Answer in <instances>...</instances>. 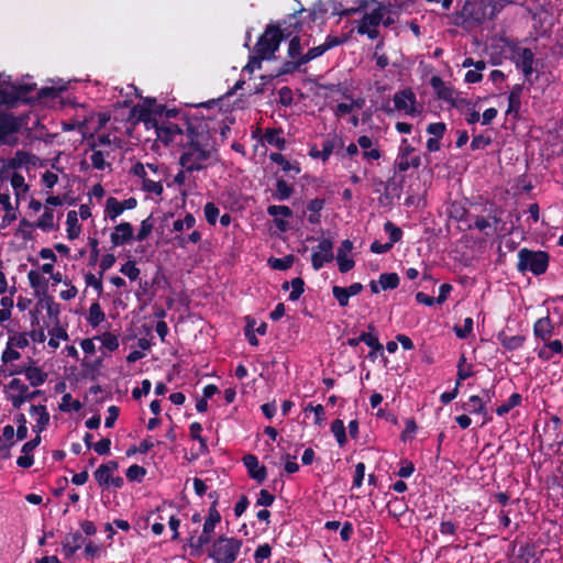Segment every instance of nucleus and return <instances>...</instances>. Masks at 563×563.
Listing matches in <instances>:
<instances>
[{"instance_id":"obj_1","label":"nucleus","mask_w":563,"mask_h":563,"mask_svg":"<svg viewBox=\"0 0 563 563\" xmlns=\"http://www.w3.org/2000/svg\"><path fill=\"white\" fill-rule=\"evenodd\" d=\"M212 132H217L211 122L205 119H194V124L187 128V137L178 142L183 152L178 164L189 173L200 172L212 165L217 148L212 141Z\"/></svg>"},{"instance_id":"obj_2","label":"nucleus","mask_w":563,"mask_h":563,"mask_svg":"<svg viewBox=\"0 0 563 563\" xmlns=\"http://www.w3.org/2000/svg\"><path fill=\"white\" fill-rule=\"evenodd\" d=\"M284 40L285 35L279 31L277 24L271 22L265 26L264 32L253 47L257 68L262 67L263 60H269L275 57V53L279 49L280 43Z\"/></svg>"},{"instance_id":"obj_3","label":"nucleus","mask_w":563,"mask_h":563,"mask_svg":"<svg viewBox=\"0 0 563 563\" xmlns=\"http://www.w3.org/2000/svg\"><path fill=\"white\" fill-rule=\"evenodd\" d=\"M35 87V84L11 82L10 76L0 74V104L13 107L18 102H30L33 100L30 93Z\"/></svg>"},{"instance_id":"obj_4","label":"nucleus","mask_w":563,"mask_h":563,"mask_svg":"<svg viewBox=\"0 0 563 563\" xmlns=\"http://www.w3.org/2000/svg\"><path fill=\"white\" fill-rule=\"evenodd\" d=\"M192 124L194 119H183L181 123H174L169 120H154L153 128L155 129L157 140L168 146L174 143L184 142L187 137V128Z\"/></svg>"},{"instance_id":"obj_5","label":"nucleus","mask_w":563,"mask_h":563,"mask_svg":"<svg viewBox=\"0 0 563 563\" xmlns=\"http://www.w3.org/2000/svg\"><path fill=\"white\" fill-rule=\"evenodd\" d=\"M550 256L545 251L522 247L518 252L516 268L520 273L530 272L534 276L544 274L549 267Z\"/></svg>"},{"instance_id":"obj_6","label":"nucleus","mask_w":563,"mask_h":563,"mask_svg":"<svg viewBox=\"0 0 563 563\" xmlns=\"http://www.w3.org/2000/svg\"><path fill=\"white\" fill-rule=\"evenodd\" d=\"M242 544L243 542L240 539L220 536L213 541L209 550V558L214 563H233L241 551Z\"/></svg>"},{"instance_id":"obj_7","label":"nucleus","mask_w":563,"mask_h":563,"mask_svg":"<svg viewBox=\"0 0 563 563\" xmlns=\"http://www.w3.org/2000/svg\"><path fill=\"white\" fill-rule=\"evenodd\" d=\"M220 521V512L214 508V505H211L209 508L208 517L203 522L201 534L197 538L191 536L188 539V547L191 550L190 554L192 556H200L202 554L203 547L211 541V534L214 531L216 525Z\"/></svg>"},{"instance_id":"obj_8","label":"nucleus","mask_w":563,"mask_h":563,"mask_svg":"<svg viewBox=\"0 0 563 563\" xmlns=\"http://www.w3.org/2000/svg\"><path fill=\"white\" fill-rule=\"evenodd\" d=\"M371 2L375 3L376 8L369 13H364L362 19L358 21L356 32L360 35H367L369 40H375L379 36L378 25L383 21V11L386 7L377 0H371Z\"/></svg>"},{"instance_id":"obj_9","label":"nucleus","mask_w":563,"mask_h":563,"mask_svg":"<svg viewBox=\"0 0 563 563\" xmlns=\"http://www.w3.org/2000/svg\"><path fill=\"white\" fill-rule=\"evenodd\" d=\"M510 60L515 64L517 69H520L525 81L528 85V90L539 79L540 74L534 69L536 57L531 48H523L519 56H511Z\"/></svg>"},{"instance_id":"obj_10","label":"nucleus","mask_w":563,"mask_h":563,"mask_svg":"<svg viewBox=\"0 0 563 563\" xmlns=\"http://www.w3.org/2000/svg\"><path fill=\"white\" fill-rule=\"evenodd\" d=\"M165 109V106L156 104L155 99L146 98L143 104L133 107L132 113L137 117L139 121L153 126L154 120L163 119Z\"/></svg>"},{"instance_id":"obj_11","label":"nucleus","mask_w":563,"mask_h":563,"mask_svg":"<svg viewBox=\"0 0 563 563\" xmlns=\"http://www.w3.org/2000/svg\"><path fill=\"white\" fill-rule=\"evenodd\" d=\"M415 152V147L409 143L407 139H402L398 148V154L395 161V167L398 172H407L410 167L418 168L421 165V158L419 155L411 154Z\"/></svg>"},{"instance_id":"obj_12","label":"nucleus","mask_w":563,"mask_h":563,"mask_svg":"<svg viewBox=\"0 0 563 563\" xmlns=\"http://www.w3.org/2000/svg\"><path fill=\"white\" fill-rule=\"evenodd\" d=\"M325 53V49L320 44L318 46H314L312 48H309L307 53H305V56L300 57V59L296 62H284L282 66L278 68L276 74L274 76H271L272 78H277L283 75H290L295 71L299 70L301 66L308 64L309 62L322 56Z\"/></svg>"},{"instance_id":"obj_13","label":"nucleus","mask_w":563,"mask_h":563,"mask_svg":"<svg viewBox=\"0 0 563 563\" xmlns=\"http://www.w3.org/2000/svg\"><path fill=\"white\" fill-rule=\"evenodd\" d=\"M457 16L461 18L463 22L477 25L487 21L486 10L482 0H465L461 11L457 12Z\"/></svg>"},{"instance_id":"obj_14","label":"nucleus","mask_w":563,"mask_h":563,"mask_svg":"<svg viewBox=\"0 0 563 563\" xmlns=\"http://www.w3.org/2000/svg\"><path fill=\"white\" fill-rule=\"evenodd\" d=\"M394 107L398 111H405L406 114L415 117L420 113L417 104V98L411 88L399 90L393 98Z\"/></svg>"},{"instance_id":"obj_15","label":"nucleus","mask_w":563,"mask_h":563,"mask_svg":"<svg viewBox=\"0 0 563 563\" xmlns=\"http://www.w3.org/2000/svg\"><path fill=\"white\" fill-rule=\"evenodd\" d=\"M333 258V242L330 239H322L312 253V268L314 271H319L324 266L325 263L332 262Z\"/></svg>"},{"instance_id":"obj_16","label":"nucleus","mask_w":563,"mask_h":563,"mask_svg":"<svg viewBox=\"0 0 563 563\" xmlns=\"http://www.w3.org/2000/svg\"><path fill=\"white\" fill-rule=\"evenodd\" d=\"M8 388L19 390L18 395L10 396L12 406L16 409H19L25 401L32 400L43 394L42 390L38 389L30 391L29 387L19 378L11 379V382L8 384Z\"/></svg>"},{"instance_id":"obj_17","label":"nucleus","mask_w":563,"mask_h":563,"mask_svg":"<svg viewBox=\"0 0 563 563\" xmlns=\"http://www.w3.org/2000/svg\"><path fill=\"white\" fill-rule=\"evenodd\" d=\"M136 205L137 200L134 197H130L123 201H120L114 197H109L106 201V218L114 221L124 210L134 209Z\"/></svg>"},{"instance_id":"obj_18","label":"nucleus","mask_w":563,"mask_h":563,"mask_svg":"<svg viewBox=\"0 0 563 563\" xmlns=\"http://www.w3.org/2000/svg\"><path fill=\"white\" fill-rule=\"evenodd\" d=\"M367 332H362L360 334V340H362V342H364L372 350L368 353L367 357L371 358L372 361H375L377 357V353L383 355L384 346L379 342L377 330L374 323H369L367 325Z\"/></svg>"},{"instance_id":"obj_19","label":"nucleus","mask_w":563,"mask_h":563,"mask_svg":"<svg viewBox=\"0 0 563 563\" xmlns=\"http://www.w3.org/2000/svg\"><path fill=\"white\" fill-rule=\"evenodd\" d=\"M21 120L11 112L0 111V144L5 142V139L20 131Z\"/></svg>"},{"instance_id":"obj_20","label":"nucleus","mask_w":563,"mask_h":563,"mask_svg":"<svg viewBox=\"0 0 563 563\" xmlns=\"http://www.w3.org/2000/svg\"><path fill=\"white\" fill-rule=\"evenodd\" d=\"M302 11L303 9L289 14L287 20L285 19L280 22H274L278 25V29L283 35H285V40L291 38L294 35H298V33L302 30V22L298 19V13Z\"/></svg>"},{"instance_id":"obj_21","label":"nucleus","mask_w":563,"mask_h":563,"mask_svg":"<svg viewBox=\"0 0 563 563\" xmlns=\"http://www.w3.org/2000/svg\"><path fill=\"white\" fill-rule=\"evenodd\" d=\"M242 461L251 478L258 483H263L266 479L267 470L265 466H260L257 456L246 454L243 456Z\"/></svg>"},{"instance_id":"obj_22","label":"nucleus","mask_w":563,"mask_h":563,"mask_svg":"<svg viewBox=\"0 0 563 563\" xmlns=\"http://www.w3.org/2000/svg\"><path fill=\"white\" fill-rule=\"evenodd\" d=\"M133 239V227L130 222H121L114 227V231L110 235L113 246H120Z\"/></svg>"},{"instance_id":"obj_23","label":"nucleus","mask_w":563,"mask_h":563,"mask_svg":"<svg viewBox=\"0 0 563 563\" xmlns=\"http://www.w3.org/2000/svg\"><path fill=\"white\" fill-rule=\"evenodd\" d=\"M525 89V84H516L512 86L508 95V108L506 114L518 118L521 108V95Z\"/></svg>"},{"instance_id":"obj_24","label":"nucleus","mask_w":563,"mask_h":563,"mask_svg":"<svg viewBox=\"0 0 563 563\" xmlns=\"http://www.w3.org/2000/svg\"><path fill=\"white\" fill-rule=\"evenodd\" d=\"M554 332V325L549 316L539 318L533 324V334L542 342H548Z\"/></svg>"},{"instance_id":"obj_25","label":"nucleus","mask_w":563,"mask_h":563,"mask_svg":"<svg viewBox=\"0 0 563 563\" xmlns=\"http://www.w3.org/2000/svg\"><path fill=\"white\" fill-rule=\"evenodd\" d=\"M497 340L503 345V347L507 351H516L523 346L526 342V336L518 335H508L505 331H500L497 334Z\"/></svg>"},{"instance_id":"obj_26","label":"nucleus","mask_w":563,"mask_h":563,"mask_svg":"<svg viewBox=\"0 0 563 563\" xmlns=\"http://www.w3.org/2000/svg\"><path fill=\"white\" fill-rule=\"evenodd\" d=\"M269 159L278 165L282 166V169L287 173L291 174L292 177L298 175L301 172V168L297 162H289L285 158V156L279 152H273L269 154Z\"/></svg>"},{"instance_id":"obj_27","label":"nucleus","mask_w":563,"mask_h":563,"mask_svg":"<svg viewBox=\"0 0 563 563\" xmlns=\"http://www.w3.org/2000/svg\"><path fill=\"white\" fill-rule=\"evenodd\" d=\"M23 374L33 387L43 385L47 379V373L37 366H26L23 369Z\"/></svg>"},{"instance_id":"obj_28","label":"nucleus","mask_w":563,"mask_h":563,"mask_svg":"<svg viewBox=\"0 0 563 563\" xmlns=\"http://www.w3.org/2000/svg\"><path fill=\"white\" fill-rule=\"evenodd\" d=\"M282 134V129H266L263 139L269 145L276 146L279 151H284L286 148V140Z\"/></svg>"},{"instance_id":"obj_29","label":"nucleus","mask_w":563,"mask_h":563,"mask_svg":"<svg viewBox=\"0 0 563 563\" xmlns=\"http://www.w3.org/2000/svg\"><path fill=\"white\" fill-rule=\"evenodd\" d=\"M486 10L487 21H494L503 9L510 3L509 0H482Z\"/></svg>"},{"instance_id":"obj_30","label":"nucleus","mask_w":563,"mask_h":563,"mask_svg":"<svg viewBox=\"0 0 563 563\" xmlns=\"http://www.w3.org/2000/svg\"><path fill=\"white\" fill-rule=\"evenodd\" d=\"M544 347L538 351V356L543 361H549L552 358V354H562L563 353V343L560 340H553L543 342Z\"/></svg>"},{"instance_id":"obj_31","label":"nucleus","mask_w":563,"mask_h":563,"mask_svg":"<svg viewBox=\"0 0 563 563\" xmlns=\"http://www.w3.org/2000/svg\"><path fill=\"white\" fill-rule=\"evenodd\" d=\"M0 205L5 210V214L2 218V227L5 228L16 220V213L11 205L9 192L0 194Z\"/></svg>"},{"instance_id":"obj_32","label":"nucleus","mask_w":563,"mask_h":563,"mask_svg":"<svg viewBox=\"0 0 563 563\" xmlns=\"http://www.w3.org/2000/svg\"><path fill=\"white\" fill-rule=\"evenodd\" d=\"M289 286L291 287V291L289 294V300L290 301H296L298 300L301 295L303 294L305 291V282L301 277H295L291 279V282H285L283 285H282V288L284 290H287L289 288Z\"/></svg>"},{"instance_id":"obj_33","label":"nucleus","mask_w":563,"mask_h":563,"mask_svg":"<svg viewBox=\"0 0 563 563\" xmlns=\"http://www.w3.org/2000/svg\"><path fill=\"white\" fill-rule=\"evenodd\" d=\"M302 49L301 37L299 35H294L288 43L287 56L289 59L287 62H296L300 59V57L305 56Z\"/></svg>"},{"instance_id":"obj_34","label":"nucleus","mask_w":563,"mask_h":563,"mask_svg":"<svg viewBox=\"0 0 563 563\" xmlns=\"http://www.w3.org/2000/svg\"><path fill=\"white\" fill-rule=\"evenodd\" d=\"M82 537L80 532L69 533L63 543V550L66 558H70L75 552L80 549V541Z\"/></svg>"},{"instance_id":"obj_35","label":"nucleus","mask_w":563,"mask_h":563,"mask_svg":"<svg viewBox=\"0 0 563 563\" xmlns=\"http://www.w3.org/2000/svg\"><path fill=\"white\" fill-rule=\"evenodd\" d=\"M67 238L69 240H75L79 236L81 232V225L78 222V214L75 210H70L67 213Z\"/></svg>"},{"instance_id":"obj_36","label":"nucleus","mask_w":563,"mask_h":563,"mask_svg":"<svg viewBox=\"0 0 563 563\" xmlns=\"http://www.w3.org/2000/svg\"><path fill=\"white\" fill-rule=\"evenodd\" d=\"M318 90H324V98H329V93H340L342 97L346 99H352L351 95H349V89L345 84H317Z\"/></svg>"},{"instance_id":"obj_37","label":"nucleus","mask_w":563,"mask_h":563,"mask_svg":"<svg viewBox=\"0 0 563 563\" xmlns=\"http://www.w3.org/2000/svg\"><path fill=\"white\" fill-rule=\"evenodd\" d=\"M102 365V358H97L93 362H89L86 358L82 361V375L91 380H96L99 376V368Z\"/></svg>"},{"instance_id":"obj_38","label":"nucleus","mask_w":563,"mask_h":563,"mask_svg":"<svg viewBox=\"0 0 563 563\" xmlns=\"http://www.w3.org/2000/svg\"><path fill=\"white\" fill-rule=\"evenodd\" d=\"M466 363V357L464 354H461L460 360L457 362V372H456V382L453 389H457V394L460 393V387L463 380L472 377L474 375L472 371V365H468V369H463V364Z\"/></svg>"},{"instance_id":"obj_39","label":"nucleus","mask_w":563,"mask_h":563,"mask_svg":"<svg viewBox=\"0 0 563 563\" xmlns=\"http://www.w3.org/2000/svg\"><path fill=\"white\" fill-rule=\"evenodd\" d=\"M294 192V188L291 185H289L285 179L278 178L276 180V190L273 194L274 198L284 201L291 197Z\"/></svg>"},{"instance_id":"obj_40","label":"nucleus","mask_w":563,"mask_h":563,"mask_svg":"<svg viewBox=\"0 0 563 563\" xmlns=\"http://www.w3.org/2000/svg\"><path fill=\"white\" fill-rule=\"evenodd\" d=\"M484 398H481V396L477 395H472L467 401L462 404V409L472 415H477L478 412H482L484 410Z\"/></svg>"},{"instance_id":"obj_41","label":"nucleus","mask_w":563,"mask_h":563,"mask_svg":"<svg viewBox=\"0 0 563 563\" xmlns=\"http://www.w3.org/2000/svg\"><path fill=\"white\" fill-rule=\"evenodd\" d=\"M106 319V314L101 309V306L98 301L91 303L89 308V313L87 317L88 323L96 328Z\"/></svg>"},{"instance_id":"obj_42","label":"nucleus","mask_w":563,"mask_h":563,"mask_svg":"<svg viewBox=\"0 0 563 563\" xmlns=\"http://www.w3.org/2000/svg\"><path fill=\"white\" fill-rule=\"evenodd\" d=\"M399 283L400 278L397 273H383L378 278V284L383 290L396 289Z\"/></svg>"},{"instance_id":"obj_43","label":"nucleus","mask_w":563,"mask_h":563,"mask_svg":"<svg viewBox=\"0 0 563 563\" xmlns=\"http://www.w3.org/2000/svg\"><path fill=\"white\" fill-rule=\"evenodd\" d=\"M34 157L33 154L19 150L15 152L14 156L8 161V166L12 169H16L26 165L31 162V158Z\"/></svg>"},{"instance_id":"obj_44","label":"nucleus","mask_w":563,"mask_h":563,"mask_svg":"<svg viewBox=\"0 0 563 563\" xmlns=\"http://www.w3.org/2000/svg\"><path fill=\"white\" fill-rule=\"evenodd\" d=\"M522 396L518 393H514L512 395H510L507 401H505L504 404L496 408V413L500 417L505 416L515 407L520 406Z\"/></svg>"},{"instance_id":"obj_45","label":"nucleus","mask_w":563,"mask_h":563,"mask_svg":"<svg viewBox=\"0 0 563 563\" xmlns=\"http://www.w3.org/2000/svg\"><path fill=\"white\" fill-rule=\"evenodd\" d=\"M331 432L336 439V442L340 446H344L347 442L346 431L344 423L341 419H335L331 423Z\"/></svg>"},{"instance_id":"obj_46","label":"nucleus","mask_w":563,"mask_h":563,"mask_svg":"<svg viewBox=\"0 0 563 563\" xmlns=\"http://www.w3.org/2000/svg\"><path fill=\"white\" fill-rule=\"evenodd\" d=\"M34 227L43 230V231H51L54 229V213L51 209H45L43 214L37 219Z\"/></svg>"},{"instance_id":"obj_47","label":"nucleus","mask_w":563,"mask_h":563,"mask_svg":"<svg viewBox=\"0 0 563 563\" xmlns=\"http://www.w3.org/2000/svg\"><path fill=\"white\" fill-rule=\"evenodd\" d=\"M146 473H147V471L145 467L137 465V464H133L128 467V470L125 472V476H126L128 481H130V482L141 483L143 481V478L145 477Z\"/></svg>"},{"instance_id":"obj_48","label":"nucleus","mask_w":563,"mask_h":563,"mask_svg":"<svg viewBox=\"0 0 563 563\" xmlns=\"http://www.w3.org/2000/svg\"><path fill=\"white\" fill-rule=\"evenodd\" d=\"M154 224H155V221L153 219V216L150 214L146 219H144L142 222H141V227H140V230L135 236V239L139 241V242H142L144 241L145 239H147V236L151 234V232L153 231L154 229Z\"/></svg>"},{"instance_id":"obj_49","label":"nucleus","mask_w":563,"mask_h":563,"mask_svg":"<svg viewBox=\"0 0 563 563\" xmlns=\"http://www.w3.org/2000/svg\"><path fill=\"white\" fill-rule=\"evenodd\" d=\"M294 261H295L294 255L289 254V255H286V256H284L282 258L272 257L268 261V263H269L271 267L274 268V269L286 271V269H289L292 266Z\"/></svg>"},{"instance_id":"obj_50","label":"nucleus","mask_w":563,"mask_h":563,"mask_svg":"<svg viewBox=\"0 0 563 563\" xmlns=\"http://www.w3.org/2000/svg\"><path fill=\"white\" fill-rule=\"evenodd\" d=\"M92 154L90 156L91 165L97 170H104L107 167H110L111 165L106 162V153L100 150H91Z\"/></svg>"},{"instance_id":"obj_51","label":"nucleus","mask_w":563,"mask_h":563,"mask_svg":"<svg viewBox=\"0 0 563 563\" xmlns=\"http://www.w3.org/2000/svg\"><path fill=\"white\" fill-rule=\"evenodd\" d=\"M82 405L79 400H74L73 396L70 394H65L62 397V402L59 404L60 411H79L81 409Z\"/></svg>"},{"instance_id":"obj_52","label":"nucleus","mask_w":563,"mask_h":563,"mask_svg":"<svg viewBox=\"0 0 563 563\" xmlns=\"http://www.w3.org/2000/svg\"><path fill=\"white\" fill-rule=\"evenodd\" d=\"M120 273L133 282L140 277L141 271L136 267L135 261H128L121 266Z\"/></svg>"},{"instance_id":"obj_53","label":"nucleus","mask_w":563,"mask_h":563,"mask_svg":"<svg viewBox=\"0 0 563 563\" xmlns=\"http://www.w3.org/2000/svg\"><path fill=\"white\" fill-rule=\"evenodd\" d=\"M384 230L389 235V242L391 243V246H394L395 243L399 242L402 238V231L400 228H398L396 224H394L391 221H387L384 224Z\"/></svg>"},{"instance_id":"obj_54","label":"nucleus","mask_w":563,"mask_h":563,"mask_svg":"<svg viewBox=\"0 0 563 563\" xmlns=\"http://www.w3.org/2000/svg\"><path fill=\"white\" fill-rule=\"evenodd\" d=\"M63 91V88L56 87H43L37 90L35 100L42 101L46 99H55L59 97V93Z\"/></svg>"},{"instance_id":"obj_55","label":"nucleus","mask_w":563,"mask_h":563,"mask_svg":"<svg viewBox=\"0 0 563 563\" xmlns=\"http://www.w3.org/2000/svg\"><path fill=\"white\" fill-rule=\"evenodd\" d=\"M98 339L101 341L102 346L110 352H113L119 347L118 336L111 332H104Z\"/></svg>"},{"instance_id":"obj_56","label":"nucleus","mask_w":563,"mask_h":563,"mask_svg":"<svg viewBox=\"0 0 563 563\" xmlns=\"http://www.w3.org/2000/svg\"><path fill=\"white\" fill-rule=\"evenodd\" d=\"M51 339L48 341V345L53 349H57L59 346L58 339L68 340L67 331L60 327H56L49 331Z\"/></svg>"},{"instance_id":"obj_57","label":"nucleus","mask_w":563,"mask_h":563,"mask_svg":"<svg viewBox=\"0 0 563 563\" xmlns=\"http://www.w3.org/2000/svg\"><path fill=\"white\" fill-rule=\"evenodd\" d=\"M473 319L467 317L464 319L463 325L454 327V333L459 339H466L473 332Z\"/></svg>"},{"instance_id":"obj_58","label":"nucleus","mask_w":563,"mask_h":563,"mask_svg":"<svg viewBox=\"0 0 563 563\" xmlns=\"http://www.w3.org/2000/svg\"><path fill=\"white\" fill-rule=\"evenodd\" d=\"M27 279H29L30 286L34 289H37L40 287H43V289H45L47 287V283H48L47 279L42 277L41 274L35 269H31L27 273Z\"/></svg>"},{"instance_id":"obj_59","label":"nucleus","mask_w":563,"mask_h":563,"mask_svg":"<svg viewBox=\"0 0 563 563\" xmlns=\"http://www.w3.org/2000/svg\"><path fill=\"white\" fill-rule=\"evenodd\" d=\"M111 474L108 473L103 467L99 465V467L93 472V477L98 485L102 488L110 487Z\"/></svg>"},{"instance_id":"obj_60","label":"nucleus","mask_w":563,"mask_h":563,"mask_svg":"<svg viewBox=\"0 0 563 563\" xmlns=\"http://www.w3.org/2000/svg\"><path fill=\"white\" fill-rule=\"evenodd\" d=\"M85 283L87 286H90L92 287L98 296H101L102 292H103V284H102V276L99 275V277L97 278L92 273H87L85 275Z\"/></svg>"},{"instance_id":"obj_61","label":"nucleus","mask_w":563,"mask_h":563,"mask_svg":"<svg viewBox=\"0 0 563 563\" xmlns=\"http://www.w3.org/2000/svg\"><path fill=\"white\" fill-rule=\"evenodd\" d=\"M203 211L207 222L211 225H214L220 213L219 208L213 202H207Z\"/></svg>"},{"instance_id":"obj_62","label":"nucleus","mask_w":563,"mask_h":563,"mask_svg":"<svg viewBox=\"0 0 563 563\" xmlns=\"http://www.w3.org/2000/svg\"><path fill=\"white\" fill-rule=\"evenodd\" d=\"M332 295L338 300V303L340 307H346L349 305L350 295L344 289V287L341 286H333L332 287Z\"/></svg>"},{"instance_id":"obj_63","label":"nucleus","mask_w":563,"mask_h":563,"mask_svg":"<svg viewBox=\"0 0 563 563\" xmlns=\"http://www.w3.org/2000/svg\"><path fill=\"white\" fill-rule=\"evenodd\" d=\"M278 102L284 107H289L292 104L294 93L288 86H284L278 90Z\"/></svg>"},{"instance_id":"obj_64","label":"nucleus","mask_w":563,"mask_h":563,"mask_svg":"<svg viewBox=\"0 0 563 563\" xmlns=\"http://www.w3.org/2000/svg\"><path fill=\"white\" fill-rule=\"evenodd\" d=\"M272 555V548L268 543L260 544L254 552V561L262 563Z\"/></svg>"}]
</instances>
